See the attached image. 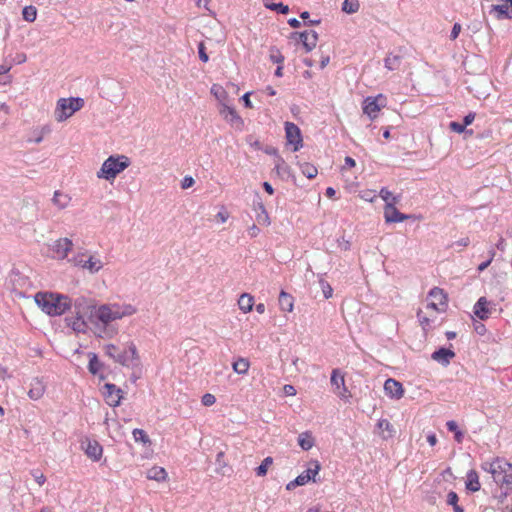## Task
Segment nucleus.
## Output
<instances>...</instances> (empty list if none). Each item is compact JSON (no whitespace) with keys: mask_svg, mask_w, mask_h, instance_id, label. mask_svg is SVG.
<instances>
[{"mask_svg":"<svg viewBox=\"0 0 512 512\" xmlns=\"http://www.w3.org/2000/svg\"><path fill=\"white\" fill-rule=\"evenodd\" d=\"M137 312L132 304H102L97 306L95 301L80 296L74 300L75 316L67 317L66 322L77 333H86L91 329L98 337L107 336L111 322L129 317Z\"/></svg>","mask_w":512,"mask_h":512,"instance_id":"1","label":"nucleus"},{"mask_svg":"<svg viewBox=\"0 0 512 512\" xmlns=\"http://www.w3.org/2000/svg\"><path fill=\"white\" fill-rule=\"evenodd\" d=\"M36 304L50 316H60L74 307V301L63 294L53 292H38L35 295Z\"/></svg>","mask_w":512,"mask_h":512,"instance_id":"2","label":"nucleus"},{"mask_svg":"<svg viewBox=\"0 0 512 512\" xmlns=\"http://www.w3.org/2000/svg\"><path fill=\"white\" fill-rule=\"evenodd\" d=\"M482 469L492 475L497 485L505 486L512 490V464L501 458H495L491 462H484Z\"/></svg>","mask_w":512,"mask_h":512,"instance_id":"3","label":"nucleus"},{"mask_svg":"<svg viewBox=\"0 0 512 512\" xmlns=\"http://www.w3.org/2000/svg\"><path fill=\"white\" fill-rule=\"evenodd\" d=\"M103 351L105 355L111 358L115 363L125 367H132L139 361L138 351L133 342H129L125 350H120L119 347L114 344H106L103 346Z\"/></svg>","mask_w":512,"mask_h":512,"instance_id":"4","label":"nucleus"},{"mask_svg":"<svg viewBox=\"0 0 512 512\" xmlns=\"http://www.w3.org/2000/svg\"><path fill=\"white\" fill-rule=\"evenodd\" d=\"M130 165L129 158L124 155L110 156L102 164L97 172L99 179L107 181L114 180L118 174L124 171Z\"/></svg>","mask_w":512,"mask_h":512,"instance_id":"5","label":"nucleus"},{"mask_svg":"<svg viewBox=\"0 0 512 512\" xmlns=\"http://www.w3.org/2000/svg\"><path fill=\"white\" fill-rule=\"evenodd\" d=\"M84 106V100L80 97L77 98H61L57 102L55 109V118L58 122L65 121L71 117L75 112L79 111Z\"/></svg>","mask_w":512,"mask_h":512,"instance_id":"6","label":"nucleus"},{"mask_svg":"<svg viewBox=\"0 0 512 512\" xmlns=\"http://www.w3.org/2000/svg\"><path fill=\"white\" fill-rule=\"evenodd\" d=\"M69 262H71L76 267L87 270L90 274L99 272L104 266V263L98 255L90 254L88 252L75 255L69 260Z\"/></svg>","mask_w":512,"mask_h":512,"instance_id":"7","label":"nucleus"},{"mask_svg":"<svg viewBox=\"0 0 512 512\" xmlns=\"http://www.w3.org/2000/svg\"><path fill=\"white\" fill-rule=\"evenodd\" d=\"M320 463L317 460H312L309 463V467L299 474L293 481L289 482L286 486L287 490H292L297 486H302L307 484L310 480L315 481V476L320 471Z\"/></svg>","mask_w":512,"mask_h":512,"instance_id":"8","label":"nucleus"},{"mask_svg":"<svg viewBox=\"0 0 512 512\" xmlns=\"http://www.w3.org/2000/svg\"><path fill=\"white\" fill-rule=\"evenodd\" d=\"M285 135L287 144L293 146V151L296 152L300 150L303 146V138L301 134V130L299 127L292 123V122H286L285 123Z\"/></svg>","mask_w":512,"mask_h":512,"instance_id":"9","label":"nucleus"},{"mask_svg":"<svg viewBox=\"0 0 512 512\" xmlns=\"http://www.w3.org/2000/svg\"><path fill=\"white\" fill-rule=\"evenodd\" d=\"M330 381L335 394L341 399L348 400L350 393L345 385L344 375L339 369L332 370Z\"/></svg>","mask_w":512,"mask_h":512,"instance_id":"10","label":"nucleus"},{"mask_svg":"<svg viewBox=\"0 0 512 512\" xmlns=\"http://www.w3.org/2000/svg\"><path fill=\"white\" fill-rule=\"evenodd\" d=\"M399 201L398 197H393L392 202H387L384 207V218L387 223H399L409 218V215L399 212L395 207Z\"/></svg>","mask_w":512,"mask_h":512,"instance_id":"11","label":"nucleus"},{"mask_svg":"<svg viewBox=\"0 0 512 512\" xmlns=\"http://www.w3.org/2000/svg\"><path fill=\"white\" fill-rule=\"evenodd\" d=\"M384 97L380 94L377 97H367L363 102V112L371 120H374L381 107L384 106Z\"/></svg>","mask_w":512,"mask_h":512,"instance_id":"12","label":"nucleus"},{"mask_svg":"<svg viewBox=\"0 0 512 512\" xmlns=\"http://www.w3.org/2000/svg\"><path fill=\"white\" fill-rule=\"evenodd\" d=\"M72 248L73 242L69 238H60L56 240L51 246V250L54 254L53 258L58 260H63L67 258Z\"/></svg>","mask_w":512,"mask_h":512,"instance_id":"13","label":"nucleus"},{"mask_svg":"<svg viewBox=\"0 0 512 512\" xmlns=\"http://www.w3.org/2000/svg\"><path fill=\"white\" fill-rule=\"evenodd\" d=\"M104 397L106 403L111 407H117L121 403V399L123 398V392L120 388H118L114 384L106 383L104 385Z\"/></svg>","mask_w":512,"mask_h":512,"instance_id":"14","label":"nucleus"},{"mask_svg":"<svg viewBox=\"0 0 512 512\" xmlns=\"http://www.w3.org/2000/svg\"><path fill=\"white\" fill-rule=\"evenodd\" d=\"M219 112L223 116V118L227 122H229L233 127H235L238 130H242L244 122L242 118L237 114L234 108L226 104H222Z\"/></svg>","mask_w":512,"mask_h":512,"instance_id":"15","label":"nucleus"},{"mask_svg":"<svg viewBox=\"0 0 512 512\" xmlns=\"http://www.w3.org/2000/svg\"><path fill=\"white\" fill-rule=\"evenodd\" d=\"M384 392L391 399L399 400L404 395L402 384L392 378H389L384 383Z\"/></svg>","mask_w":512,"mask_h":512,"instance_id":"16","label":"nucleus"},{"mask_svg":"<svg viewBox=\"0 0 512 512\" xmlns=\"http://www.w3.org/2000/svg\"><path fill=\"white\" fill-rule=\"evenodd\" d=\"M82 447L86 455L94 461H98L102 456V446L96 440L85 439L82 441Z\"/></svg>","mask_w":512,"mask_h":512,"instance_id":"17","label":"nucleus"},{"mask_svg":"<svg viewBox=\"0 0 512 512\" xmlns=\"http://www.w3.org/2000/svg\"><path fill=\"white\" fill-rule=\"evenodd\" d=\"M306 52L312 51L318 42V34L314 30H307L298 34Z\"/></svg>","mask_w":512,"mask_h":512,"instance_id":"18","label":"nucleus"},{"mask_svg":"<svg viewBox=\"0 0 512 512\" xmlns=\"http://www.w3.org/2000/svg\"><path fill=\"white\" fill-rule=\"evenodd\" d=\"M455 357V352L451 349L441 347L438 350L434 351L431 355V358L440 363L443 366H448L451 360Z\"/></svg>","mask_w":512,"mask_h":512,"instance_id":"19","label":"nucleus"},{"mask_svg":"<svg viewBox=\"0 0 512 512\" xmlns=\"http://www.w3.org/2000/svg\"><path fill=\"white\" fill-rule=\"evenodd\" d=\"M254 210L256 211V221L263 226L270 225V218L265 206L260 198L254 201Z\"/></svg>","mask_w":512,"mask_h":512,"instance_id":"20","label":"nucleus"},{"mask_svg":"<svg viewBox=\"0 0 512 512\" xmlns=\"http://www.w3.org/2000/svg\"><path fill=\"white\" fill-rule=\"evenodd\" d=\"M488 301L485 297H481L475 303L473 312L480 320H486L489 318L490 310L488 309Z\"/></svg>","mask_w":512,"mask_h":512,"instance_id":"21","label":"nucleus"},{"mask_svg":"<svg viewBox=\"0 0 512 512\" xmlns=\"http://www.w3.org/2000/svg\"><path fill=\"white\" fill-rule=\"evenodd\" d=\"M45 392V385L43 384L42 380L35 378L30 383V389L28 391V396L32 400H38L40 399Z\"/></svg>","mask_w":512,"mask_h":512,"instance_id":"22","label":"nucleus"},{"mask_svg":"<svg viewBox=\"0 0 512 512\" xmlns=\"http://www.w3.org/2000/svg\"><path fill=\"white\" fill-rule=\"evenodd\" d=\"M465 486L466 489L471 492H477L480 490L481 485L479 482V476L475 470L467 472Z\"/></svg>","mask_w":512,"mask_h":512,"instance_id":"23","label":"nucleus"},{"mask_svg":"<svg viewBox=\"0 0 512 512\" xmlns=\"http://www.w3.org/2000/svg\"><path fill=\"white\" fill-rule=\"evenodd\" d=\"M429 298H432L433 301L439 303L440 309L445 310L447 307V296L444 291L438 287H434L430 290Z\"/></svg>","mask_w":512,"mask_h":512,"instance_id":"24","label":"nucleus"},{"mask_svg":"<svg viewBox=\"0 0 512 512\" xmlns=\"http://www.w3.org/2000/svg\"><path fill=\"white\" fill-rule=\"evenodd\" d=\"M417 317L423 330H427L428 328H430L431 324L436 320V314L431 312H425L422 309L418 310Z\"/></svg>","mask_w":512,"mask_h":512,"instance_id":"25","label":"nucleus"},{"mask_svg":"<svg viewBox=\"0 0 512 512\" xmlns=\"http://www.w3.org/2000/svg\"><path fill=\"white\" fill-rule=\"evenodd\" d=\"M71 198L68 194L61 191H55L52 202L60 210L65 209L70 204Z\"/></svg>","mask_w":512,"mask_h":512,"instance_id":"26","label":"nucleus"},{"mask_svg":"<svg viewBox=\"0 0 512 512\" xmlns=\"http://www.w3.org/2000/svg\"><path fill=\"white\" fill-rule=\"evenodd\" d=\"M253 305H254V298L252 295H250L248 293H243L240 295V297L238 299V306H239V309L243 313L250 312L253 308Z\"/></svg>","mask_w":512,"mask_h":512,"instance_id":"27","label":"nucleus"},{"mask_svg":"<svg viewBox=\"0 0 512 512\" xmlns=\"http://www.w3.org/2000/svg\"><path fill=\"white\" fill-rule=\"evenodd\" d=\"M377 428L380 430L383 439L394 436V427L387 419H380L377 423Z\"/></svg>","mask_w":512,"mask_h":512,"instance_id":"28","label":"nucleus"},{"mask_svg":"<svg viewBox=\"0 0 512 512\" xmlns=\"http://www.w3.org/2000/svg\"><path fill=\"white\" fill-rule=\"evenodd\" d=\"M279 306L282 311L291 312L294 307L293 297L286 293L285 291H281L278 298Z\"/></svg>","mask_w":512,"mask_h":512,"instance_id":"29","label":"nucleus"},{"mask_svg":"<svg viewBox=\"0 0 512 512\" xmlns=\"http://www.w3.org/2000/svg\"><path fill=\"white\" fill-rule=\"evenodd\" d=\"M490 12H495L497 19L512 18L508 3L492 5Z\"/></svg>","mask_w":512,"mask_h":512,"instance_id":"30","label":"nucleus"},{"mask_svg":"<svg viewBox=\"0 0 512 512\" xmlns=\"http://www.w3.org/2000/svg\"><path fill=\"white\" fill-rule=\"evenodd\" d=\"M147 478L158 482L164 481L167 478V472L164 468L154 466L147 471Z\"/></svg>","mask_w":512,"mask_h":512,"instance_id":"31","label":"nucleus"},{"mask_svg":"<svg viewBox=\"0 0 512 512\" xmlns=\"http://www.w3.org/2000/svg\"><path fill=\"white\" fill-rule=\"evenodd\" d=\"M402 62V57L397 54H388L384 59V65L388 70H397L399 69Z\"/></svg>","mask_w":512,"mask_h":512,"instance_id":"32","label":"nucleus"},{"mask_svg":"<svg viewBox=\"0 0 512 512\" xmlns=\"http://www.w3.org/2000/svg\"><path fill=\"white\" fill-rule=\"evenodd\" d=\"M298 444L299 446L305 450L308 451L314 446V439L310 432H303L298 437Z\"/></svg>","mask_w":512,"mask_h":512,"instance_id":"33","label":"nucleus"},{"mask_svg":"<svg viewBox=\"0 0 512 512\" xmlns=\"http://www.w3.org/2000/svg\"><path fill=\"white\" fill-rule=\"evenodd\" d=\"M249 367L250 363L248 359L242 357L235 360L232 364L234 372L240 375H245L248 372Z\"/></svg>","mask_w":512,"mask_h":512,"instance_id":"34","label":"nucleus"},{"mask_svg":"<svg viewBox=\"0 0 512 512\" xmlns=\"http://www.w3.org/2000/svg\"><path fill=\"white\" fill-rule=\"evenodd\" d=\"M360 4L358 0H344L342 3V10L347 14L356 13L359 10Z\"/></svg>","mask_w":512,"mask_h":512,"instance_id":"35","label":"nucleus"},{"mask_svg":"<svg viewBox=\"0 0 512 512\" xmlns=\"http://www.w3.org/2000/svg\"><path fill=\"white\" fill-rule=\"evenodd\" d=\"M458 495L456 492L454 491H450L448 494H447V504L448 505H451L453 507V511L454 512H464L463 508L461 506L458 505Z\"/></svg>","mask_w":512,"mask_h":512,"instance_id":"36","label":"nucleus"},{"mask_svg":"<svg viewBox=\"0 0 512 512\" xmlns=\"http://www.w3.org/2000/svg\"><path fill=\"white\" fill-rule=\"evenodd\" d=\"M447 429L450 432L454 433V438L458 443H461L464 437V434L461 430H459L458 425L455 421L450 420L446 423Z\"/></svg>","mask_w":512,"mask_h":512,"instance_id":"37","label":"nucleus"},{"mask_svg":"<svg viewBox=\"0 0 512 512\" xmlns=\"http://www.w3.org/2000/svg\"><path fill=\"white\" fill-rule=\"evenodd\" d=\"M22 16L25 21L34 22L37 17V9L32 5L26 6L22 10Z\"/></svg>","mask_w":512,"mask_h":512,"instance_id":"38","label":"nucleus"},{"mask_svg":"<svg viewBox=\"0 0 512 512\" xmlns=\"http://www.w3.org/2000/svg\"><path fill=\"white\" fill-rule=\"evenodd\" d=\"M273 464V458L268 456L266 457L262 463L256 468L257 476H265L267 474L268 468Z\"/></svg>","mask_w":512,"mask_h":512,"instance_id":"39","label":"nucleus"},{"mask_svg":"<svg viewBox=\"0 0 512 512\" xmlns=\"http://www.w3.org/2000/svg\"><path fill=\"white\" fill-rule=\"evenodd\" d=\"M100 368H101V363L98 360L97 355L92 353L90 355V360H89V365H88L89 372L93 375H96L99 372Z\"/></svg>","mask_w":512,"mask_h":512,"instance_id":"40","label":"nucleus"},{"mask_svg":"<svg viewBox=\"0 0 512 512\" xmlns=\"http://www.w3.org/2000/svg\"><path fill=\"white\" fill-rule=\"evenodd\" d=\"M301 171L308 179L315 178L318 173L317 168L309 163L302 164Z\"/></svg>","mask_w":512,"mask_h":512,"instance_id":"41","label":"nucleus"},{"mask_svg":"<svg viewBox=\"0 0 512 512\" xmlns=\"http://www.w3.org/2000/svg\"><path fill=\"white\" fill-rule=\"evenodd\" d=\"M132 434H133V438L136 442H142L143 444L150 442V439H149L147 433L142 429L136 428L133 430Z\"/></svg>","mask_w":512,"mask_h":512,"instance_id":"42","label":"nucleus"},{"mask_svg":"<svg viewBox=\"0 0 512 512\" xmlns=\"http://www.w3.org/2000/svg\"><path fill=\"white\" fill-rule=\"evenodd\" d=\"M319 284L322 289L324 298L325 299L331 298L333 295V289H332L331 285L323 279L322 276L319 278Z\"/></svg>","mask_w":512,"mask_h":512,"instance_id":"43","label":"nucleus"},{"mask_svg":"<svg viewBox=\"0 0 512 512\" xmlns=\"http://www.w3.org/2000/svg\"><path fill=\"white\" fill-rule=\"evenodd\" d=\"M266 8L281 14H287L289 12V7L283 3H266Z\"/></svg>","mask_w":512,"mask_h":512,"instance_id":"44","label":"nucleus"},{"mask_svg":"<svg viewBox=\"0 0 512 512\" xmlns=\"http://www.w3.org/2000/svg\"><path fill=\"white\" fill-rule=\"evenodd\" d=\"M424 311L437 314V313H440V312H444L445 310H441L440 309L439 303H437L435 301H431V302L427 303V305L425 306V310Z\"/></svg>","mask_w":512,"mask_h":512,"instance_id":"45","label":"nucleus"},{"mask_svg":"<svg viewBox=\"0 0 512 512\" xmlns=\"http://www.w3.org/2000/svg\"><path fill=\"white\" fill-rule=\"evenodd\" d=\"M495 254H496V253H495V250H494V249H491V250L489 251V258H488L486 261L482 262V263L478 266V271H479V272H483V271H484V270H485V269H486V268L491 264V262H492V261H493V259H494Z\"/></svg>","mask_w":512,"mask_h":512,"instance_id":"46","label":"nucleus"},{"mask_svg":"<svg viewBox=\"0 0 512 512\" xmlns=\"http://www.w3.org/2000/svg\"><path fill=\"white\" fill-rule=\"evenodd\" d=\"M198 54H199V58L201 61H203L205 63L209 61V56L206 53V47L203 42H200L198 44Z\"/></svg>","mask_w":512,"mask_h":512,"instance_id":"47","label":"nucleus"},{"mask_svg":"<svg viewBox=\"0 0 512 512\" xmlns=\"http://www.w3.org/2000/svg\"><path fill=\"white\" fill-rule=\"evenodd\" d=\"M265 153H267V154H269V155H275V156H277V163H276V165H275V166H276V168L279 170V169H280L281 164H283V163H284V160H283L280 156H278V155H277V149H276V148H274V147H268V148H266V149H265Z\"/></svg>","mask_w":512,"mask_h":512,"instance_id":"48","label":"nucleus"},{"mask_svg":"<svg viewBox=\"0 0 512 512\" xmlns=\"http://www.w3.org/2000/svg\"><path fill=\"white\" fill-rule=\"evenodd\" d=\"M201 402L204 406H211L216 402V398L213 394L206 393L202 396Z\"/></svg>","mask_w":512,"mask_h":512,"instance_id":"49","label":"nucleus"},{"mask_svg":"<svg viewBox=\"0 0 512 512\" xmlns=\"http://www.w3.org/2000/svg\"><path fill=\"white\" fill-rule=\"evenodd\" d=\"M33 478L35 479V481L40 485L42 486L45 481H46V477L44 476L43 473L39 472L38 470H33L31 472Z\"/></svg>","mask_w":512,"mask_h":512,"instance_id":"50","label":"nucleus"},{"mask_svg":"<svg viewBox=\"0 0 512 512\" xmlns=\"http://www.w3.org/2000/svg\"><path fill=\"white\" fill-rule=\"evenodd\" d=\"M449 127L453 132H456V133H463L466 128V126L463 123H458L455 121L451 122L449 124Z\"/></svg>","mask_w":512,"mask_h":512,"instance_id":"51","label":"nucleus"},{"mask_svg":"<svg viewBox=\"0 0 512 512\" xmlns=\"http://www.w3.org/2000/svg\"><path fill=\"white\" fill-rule=\"evenodd\" d=\"M380 197L387 203L393 201V195L387 188H382L380 190Z\"/></svg>","mask_w":512,"mask_h":512,"instance_id":"52","label":"nucleus"},{"mask_svg":"<svg viewBox=\"0 0 512 512\" xmlns=\"http://www.w3.org/2000/svg\"><path fill=\"white\" fill-rule=\"evenodd\" d=\"M211 92L218 98V99H222L224 96H225V91L220 87V86H217V85H213L212 88H211Z\"/></svg>","mask_w":512,"mask_h":512,"instance_id":"53","label":"nucleus"},{"mask_svg":"<svg viewBox=\"0 0 512 512\" xmlns=\"http://www.w3.org/2000/svg\"><path fill=\"white\" fill-rule=\"evenodd\" d=\"M195 183L194 179L191 176H185L181 182L182 189H188Z\"/></svg>","mask_w":512,"mask_h":512,"instance_id":"54","label":"nucleus"},{"mask_svg":"<svg viewBox=\"0 0 512 512\" xmlns=\"http://www.w3.org/2000/svg\"><path fill=\"white\" fill-rule=\"evenodd\" d=\"M460 32H461V25L459 23H455L451 30L450 39L455 40L458 37Z\"/></svg>","mask_w":512,"mask_h":512,"instance_id":"55","label":"nucleus"},{"mask_svg":"<svg viewBox=\"0 0 512 512\" xmlns=\"http://www.w3.org/2000/svg\"><path fill=\"white\" fill-rule=\"evenodd\" d=\"M248 235L251 237V238H255L259 235L260 233V229L259 227L256 225V224H253L252 226H250L248 228Z\"/></svg>","mask_w":512,"mask_h":512,"instance_id":"56","label":"nucleus"},{"mask_svg":"<svg viewBox=\"0 0 512 512\" xmlns=\"http://www.w3.org/2000/svg\"><path fill=\"white\" fill-rule=\"evenodd\" d=\"M246 141L254 149H256V150L261 149V144H260L259 140H257V139L254 140L252 136H248Z\"/></svg>","mask_w":512,"mask_h":512,"instance_id":"57","label":"nucleus"},{"mask_svg":"<svg viewBox=\"0 0 512 512\" xmlns=\"http://www.w3.org/2000/svg\"><path fill=\"white\" fill-rule=\"evenodd\" d=\"M216 217L221 223H225L229 218V213L223 209L217 213Z\"/></svg>","mask_w":512,"mask_h":512,"instance_id":"58","label":"nucleus"},{"mask_svg":"<svg viewBox=\"0 0 512 512\" xmlns=\"http://www.w3.org/2000/svg\"><path fill=\"white\" fill-rule=\"evenodd\" d=\"M338 247L341 250L347 251L350 249V242L348 240H345L344 238L338 239Z\"/></svg>","mask_w":512,"mask_h":512,"instance_id":"59","label":"nucleus"},{"mask_svg":"<svg viewBox=\"0 0 512 512\" xmlns=\"http://www.w3.org/2000/svg\"><path fill=\"white\" fill-rule=\"evenodd\" d=\"M284 393L288 396H294L296 394V389L293 385H285L283 387Z\"/></svg>","mask_w":512,"mask_h":512,"instance_id":"60","label":"nucleus"},{"mask_svg":"<svg viewBox=\"0 0 512 512\" xmlns=\"http://www.w3.org/2000/svg\"><path fill=\"white\" fill-rule=\"evenodd\" d=\"M11 68H12V64H8V63L0 64V76L8 74L9 71L11 70Z\"/></svg>","mask_w":512,"mask_h":512,"instance_id":"61","label":"nucleus"},{"mask_svg":"<svg viewBox=\"0 0 512 512\" xmlns=\"http://www.w3.org/2000/svg\"><path fill=\"white\" fill-rule=\"evenodd\" d=\"M12 83V76L9 74L0 76V85H9Z\"/></svg>","mask_w":512,"mask_h":512,"instance_id":"62","label":"nucleus"},{"mask_svg":"<svg viewBox=\"0 0 512 512\" xmlns=\"http://www.w3.org/2000/svg\"><path fill=\"white\" fill-rule=\"evenodd\" d=\"M270 59L274 63H282L284 61V57L279 52H277L276 54L272 53L270 55Z\"/></svg>","mask_w":512,"mask_h":512,"instance_id":"63","label":"nucleus"},{"mask_svg":"<svg viewBox=\"0 0 512 512\" xmlns=\"http://www.w3.org/2000/svg\"><path fill=\"white\" fill-rule=\"evenodd\" d=\"M474 329L475 331L479 334V335H484L485 332H486V328H485V325L482 324V323H475L474 325Z\"/></svg>","mask_w":512,"mask_h":512,"instance_id":"64","label":"nucleus"}]
</instances>
